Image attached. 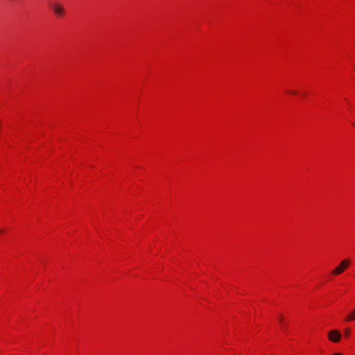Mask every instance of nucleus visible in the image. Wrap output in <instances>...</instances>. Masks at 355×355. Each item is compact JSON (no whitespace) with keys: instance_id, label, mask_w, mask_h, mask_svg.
I'll return each mask as SVG.
<instances>
[{"instance_id":"f257e3e1","label":"nucleus","mask_w":355,"mask_h":355,"mask_svg":"<svg viewBox=\"0 0 355 355\" xmlns=\"http://www.w3.org/2000/svg\"><path fill=\"white\" fill-rule=\"evenodd\" d=\"M349 265V261L348 259L343 260L339 266L336 267L332 271L331 274L334 275L341 274Z\"/></svg>"},{"instance_id":"f03ea898","label":"nucleus","mask_w":355,"mask_h":355,"mask_svg":"<svg viewBox=\"0 0 355 355\" xmlns=\"http://www.w3.org/2000/svg\"><path fill=\"white\" fill-rule=\"evenodd\" d=\"M51 8L57 17H62L65 15V10L61 3H54L51 5Z\"/></svg>"},{"instance_id":"7ed1b4c3","label":"nucleus","mask_w":355,"mask_h":355,"mask_svg":"<svg viewBox=\"0 0 355 355\" xmlns=\"http://www.w3.org/2000/svg\"><path fill=\"white\" fill-rule=\"evenodd\" d=\"M327 336L329 340L333 343H338L341 339V334L336 329L329 331Z\"/></svg>"},{"instance_id":"20e7f679","label":"nucleus","mask_w":355,"mask_h":355,"mask_svg":"<svg viewBox=\"0 0 355 355\" xmlns=\"http://www.w3.org/2000/svg\"><path fill=\"white\" fill-rule=\"evenodd\" d=\"M279 322L281 324L282 329L286 330V324L284 322V317H283L282 315H280L279 316Z\"/></svg>"},{"instance_id":"39448f33","label":"nucleus","mask_w":355,"mask_h":355,"mask_svg":"<svg viewBox=\"0 0 355 355\" xmlns=\"http://www.w3.org/2000/svg\"><path fill=\"white\" fill-rule=\"evenodd\" d=\"M347 321L355 320V309L347 316Z\"/></svg>"},{"instance_id":"423d86ee","label":"nucleus","mask_w":355,"mask_h":355,"mask_svg":"<svg viewBox=\"0 0 355 355\" xmlns=\"http://www.w3.org/2000/svg\"><path fill=\"white\" fill-rule=\"evenodd\" d=\"M344 334L346 337H348L350 334V329H346L345 330V332H344Z\"/></svg>"},{"instance_id":"0eeeda50","label":"nucleus","mask_w":355,"mask_h":355,"mask_svg":"<svg viewBox=\"0 0 355 355\" xmlns=\"http://www.w3.org/2000/svg\"><path fill=\"white\" fill-rule=\"evenodd\" d=\"M332 355H342V354H340V353H334V354H333Z\"/></svg>"},{"instance_id":"6e6552de","label":"nucleus","mask_w":355,"mask_h":355,"mask_svg":"<svg viewBox=\"0 0 355 355\" xmlns=\"http://www.w3.org/2000/svg\"><path fill=\"white\" fill-rule=\"evenodd\" d=\"M3 232V230H0V233H2Z\"/></svg>"}]
</instances>
